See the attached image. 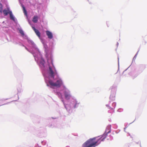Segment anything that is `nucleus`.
Listing matches in <instances>:
<instances>
[{
	"instance_id": "nucleus-1",
	"label": "nucleus",
	"mask_w": 147,
	"mask_h": 147,
	"mask_svg": "<svg viewBox=\"0 0 147 147\" xmlns=\"http://www.w3.org/2000/svg\"><path fill=\"white\" fill-rule=\"evenodd\" d=\"M107 134L105 133L99 139L96 140V138H90L87 140L82 145L83 147H95L101 141H103L107 136Z\"/></svg>"
},
{
	"instance_id": "nucleus-2",
	"label": "nucleus",
	"mask_w": 147,
	"mask_h": 147,
	"mask_svg": "<svg viewBox=\"0 0 147 147\" xmlns=\"http://www.w3.org/2000/svg\"><path fill=\"white\" fill-rule=\"evenodd\" d=\"M49 83L51 86L58 88L60 87L62 84V81L60 79L57 80L55 82H54L52 80H50L49 81Z\"/></svg>"
},
{
	"instance_id": "nucleus-3",
	"label": "nucleus",
	"mask_w": 147,
	"mask_h": 147,
	"mask_svg": "<svg viewBox=\"0 0 147 147\" xmlns=\"http://www.w3.org/2000/svg\"><path fill=\"white\" fill-rule=\"evenodd\" d=\"M49 74L50 76L53 79H54V76L55 75H57V73H54L52 70V68L50 67H49Z\"/></svg>"
},
{
	"instance_id": "nucleus-4",
	"label": "nucleus",
	"mask_w": 147,
	"mask_h": 147,
	"mask_svg": "<svg viewBox=\"0 0 147 147\" xmlns=\"http://www.w3.org/2000/svg\"><path fill=\"white\" fill-rule=\"evenodd\" d=\"M46 33L49 38L51 39L53 38V36L52 33L49 31H46Z\"/></svg>"
},
{
	"instance_id": "nucleus-5",
	"label": "nucleus",
	"mask_w": 147,
	"mask_h": 147,
	"mask_svg": "<svg viewBox=\"0 0 147 147\" xmlns=\"http://www.w3.org/2000/svg\"><path fill=\"white\" fill-rule=\"evenodd\" d=\"M32 28L34 31L35 33L36 34V35L39 38H40V34L39 31L37 29H36L34 27H32Z\"/></svg>"
},
{
	"instance_id": "nucleus-6",
	"label": "nucleus",
	"mask_w": 147,
	"mask_h": 147,
	"mask_svg": "<svg viewBox=\"0 0 147 147\" xmlns=\"http://www.w3.org/2000/svg\"><path fill=\"white\" fill-rule=\"evenodd\" d=\"M64 93L65 98L67 99H69L70 97V95L69 93L66 91H65L64 92Z\"/></svg>"
},
{
	"instance_id": "nucleus-7",
	"label": "nucleus",
	"mask_w": 147,
	"mask_h": 147,
	"mask_svg": "<svg viewBox=\"0 0 147 147\" xmlns=\"http://www.w3.org/2000/svg\"><path fill=\"white\" fill-rule=\"evenodd\" d=\"M38 20V17L37 16H34L33 18L32 21L34 23H36Z\"/></svg>"
},
{
	"instance_id": "nucleus-8",
	"label": "nucleus",
	"mask_w": 147,
	"mask_h": 147,
	"mask_svg": "<svg viewBox=\"0 0 147 147\" xmlns=\"http://www.w3.org/2000/svg\"><path fill=\"white\" fill-rule=\"evenodd\" d=\"M9 11H9V8H7V10L5 9L3 11V13L4 14L5 16H7L8 14H9Z\"/></svg>"
},
{
	"instance_id": "nucleus-9",
	"label": "nucleus",
	"mask_w": 147,
	"mask_h": 147,
	"mask_svg": "<svg viewBox=\"0 0 147 147\" xmlns=\"http://www.w3.org/2000/svg\"><path fill=\"white\" fill-rule=\"evenodd\" d=\"M9 14L10 15V19L13 20H14V18L12 14V12L11 11H9Z\"/></svg>"
},
{
	"instance_id": "nucleus-10",
	"label": "nucleus",
	"mask_w": 147,
	"mask_h": 147,
	"mask_svg": "<svg viewBox=\"0 0 147 147\" xmlns=\"http://www.w3.org/2000/svg\"><path fill=\"white\" fill-rule=\"evenodd\" d=\"M23 9L24 13L25 15L27 16V11L25 9V7L24 6H23Z\"/></svg>"
},
{
	"instance_id": "nucleus-11",
	"label": "nucleus",
	"mask_w": 147,
	"mask_h": 147,
	"mask_svg": "<svg viewBox=\"0 0 147 147\" xmlns=\"http://www.w3.org/2000/svg\"><path fill=\"white\" fill-rule=\"evenodd\" d=\"M1 6L0 7V12L2 13V6L1 4Z\"/></svg>"
},
{
	"instance_id": "nucleus-12",
	"label": "nucleus",
	"mask_w": 147,
	"mask_h": 147,
	"mask_svg": "<svg viewBox=\"0 0 147 147\" xmlns=\"http://www.w3.org/2000/svg\"><path fill=\"white\" fill-rule=\"evenodd\" d=\"M20 32L21 34H22L23 35H24V32L22 30H20Z\"/></svg>"
}]
</instances>
